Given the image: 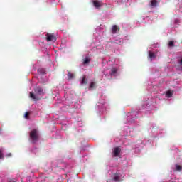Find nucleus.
<instances>
[{"instance_id":"nucleus-1","label":"nucleus","mask_w":182,"mask_h":182,"mask_svg":"<svg viewBox=\"0 0 182 182\" xmlns=\"http://www.w3.org/2000/svg\"><path fill=\"white\" fill-rule=\"evenodd\" d=\"M34 92L36 93V95L32 92H30V97L36 101L41 100V97H39L38 96H42V95H45V90L41 87H36L34 88Z\"/></svg>"},{"instance_id":"nucleus-8","label":"nucleus","mask_w":182,"mask_h":182,"mask_svg":"<svg viewBox=\"0 0 182 182\" xmlns=\"http://www.w3.org/2000/svg\"><path fill=\"white\" fill-rule=\"evenodd\" d=\"M149 57L151 58V59H154V58H156V54H154V53H153L151 51H149Z\"/></svg>"},{"instance_id":"nucleus-13","label":"nucleus","mask_w":182,"mask_h":182,"mask_svg":"<svg viewBox=\"0 0 182 182\" xmlns=\"http://www.w3.org/2000/svg\"><path fill=\"white\" fill-rule=\"evenodd\" d=\"M117 69H116V68H112V69L111 70V73H110V75H111L112 76H113V75H115V73H117Z\"/></svg>"},{"instance_id":"nucleus-3","label":"nucleus","mask_w":182,"mask_h":182,"mask_svg":"<svg viewBox=\"0 0 182 182\" xmlns=\"http://www.w3.org/2000/svg\"><path fill=\"white\" fill-rule=\"evenodd\" d=\"M46 36L48 42H55L56 41V37H55V35L53 34L48 33Z\"/></svg>"},{"instance_id":"nucleus-5","label":"nucleus","mask_w":182,"mask_h":182,"mask_svg":"<svg viewBox=\"0 0 182 182\" xmlns=\"http://www.w3.org/2000/svg\"><path fill=\"white\" fill-rule=\"evenodd\" d=\"M93 5L95 8H100L102 6V2L97 0L93 1Z\"/></svg>"},{"instance_id":"nucleus-9","label":"nucleus","mask_w":182,"mask_h":182,"mask_svg":"<svg viewBox=\"0 0 182 182\" xmlns=\"http://www.w3.org/2000/svg\"><path fill=\"white\" fill-rule=\"evenodd\" d=\"M90 58L86 57L85 59H84V65H87V63H90Z\"/></svg>"},{"instance_id":"nucleus-18","label":"nucleus","mask_w":182,"mask_h":182,"mask_svg":"<svg viewBox=\"0 0 182 182\" xmlns=\"http://www.w3.org/2000/svg\"><path fill=\"white\" fill-rule=\"evenodd\" d=\"M24 117H25L26 119H29V112H26V113H25V115H24Z\"/></svg>"},{"instance_id":"nucleus-17","label":"nucleus","mask_w":182,"mask_h":182,"mask_svg":"<svg viewBox=\"0 0 182 182\" xmlns=\"http://www.w3.org/2000/svg\"><path fill=\"white\" fill-rule=\"evenodd\" d=\"M176 170H177L178 171H181V170H182V166H180V165H176Z\"/></svg>"},{"instance_id":"nucleus-7","label":"nucleus","mask_w":182,"mask_h":182,"mask_svg":"<svg viewBox=\"0 0 182 182\" xmlns=\"http://www.w3.org/2000/svg\"><path fill=\"white\" fill-rule=\"evenodd\" d=\"M119 27L117 25H114L112 28V33H117V31H119Z\"/></svg>"},{"instance_id":"nucleus-6","label":"nucleus","mask_w":182,"mask_h":182,"mask_svg":"<svg viewBox=\"0 0 182 182\" xmlns=\"http://www.w3.org/2000/svg\"><path fill=\"white\" fill-rule=\"evenodd\" d=\"M157 5H159V2L157 1V0H151V3H150L151 8H156V6H157Z\"/></svg>"},{"instance_id":"nucleus-15","label":"nucleus","mask_w":182,"mask_h":182,"mask_svg":"<svg viewBox=\"0 0 182 182\" xmlns=\"http://www.w3.org/2000/svg\"><path fill=\"white\" fill-rule=\"evenodd\" d=\"M95 83L94 82H92L90 85L89 89H93L95 87Z\"/></svg>"},{"instance_id":"nucleus-2","label":"nucleus","mask_w":182,"mask_h":182,"mask_svg":"<svg viewBox=\"0 0 182 182\" xmlns=\"http://www.w3.org/2000/svg\"><path fill=\"white\" fill-rule=\"evenodd\" d=\"M30 139L33 144L39 140V132H38V129H35L30 132Z\"/></svg>"},{"instance_id":"nucleus-21","label":"nucleus","mask_w":182,"mask_h":182,"mask_svg":"<svg viewBox=\"0 0 182 182\" xmlns=\"http://www.w3.org/2000/svg\"><path fill=\"white\" fill-rule=\"evenodd\" d=\"M180 66H182V58L178 61Z\"/></svg>"},{"instance_id":"nucleus-14","label":"nucleus","mask_w":182,"mask_h":182,"mask_svg":"<svg viewBox=\"0 0 182 182\" xmlns=\"http://www.w3.org/2000/svg\"><path fill=\"white\" fill-rule=\"evenodd\" d=\"M168 46H170V48L174 47V41H169Z\"/></svg>"},{"instance_id":"nucleus-12","label":"nucleus","mask_w":182,"mask_h":182,"mask_svg":"<svg viewBox=\"0 0 182 182\" xmlns=\"http://www.w3.org/2000/svg\"><path fill=\"white\" fill-rule=\"evenodd\" d=\"M173 95V92L172 91H167L166 92V96L167 97H171Z\"/></svg>"},{"instance_id":"nucleus-20","label":"nucleus","mask_w":182,"mask_h":182,"mask_svg":"<svg viewBox=\"0 0 182 182\" xmlns=\"http://www.w3.org/2000/svg\"><path fill=\"white\" fill-rule=\"evenodd\" d=\"M119 176H115L114 178V181H119Z\"/></svg>"},{"instance_id":"nucleus-10","label":"nucleus","mask_w":182,"mask_h":182,"mask_svg":"<svg viewBox=\"0 0 182 182\" xmlns=\"http://www.w3.org/2000/svg\"><path fill=\"white\" fill-rule=\"evenodd\" d=\"M68 79H73L75 77V74L72 73H68Z\"/></svg>"},{"instance_id":"nucleus-16","label":"nucleus","mask_w":182,"mask_h":182,"mask_svg":"<svg viewBox=\"0 0 182 182\" xmlns=\"http://www.w3.org/2000/svg\"><path fill=\"white\" fill-rule=\"evenodd\" d=\"M128 120L130 123H134V122H136V118H132V119H130V118H128Z\"/></svg>"},{"instance_id":"nucleus-22","label":"nucleus","mask_w":182,"mask_h":182,"mask_svg":"<svg viewBox=\"0 0 182 182\" xmlns=\"http://www.w3.org/2000/svg\"><path fill=\"white\" fill-rule=\"evenodd\" d=\"M11 156V154H9V156Z\"/></svg>"},{"instance_id":"nucleus-4","label":"nucleus","mask_w":182,"mask_h":182,"mask_svg":"<svg viewBox=\"0 0 182 182\" xmlns=\"http://www.w3.org/2000/svg\"><path fill=\"white\" fill-rule=\"evenodd\" d=\"M121 152L122 149H120V147H115L112 151L113 157H117Z\"/></svg>"},{"instance_id":"nucleus-11","label":"nucleus","mask_w":182,"mask_h":182,"mask_svg":"<svg viewBox=\"0 0 182 182\" xmlns=\"http://www.w3.org/2000/svg\"><path fill=\"white\" fill-rule=\"evenodd\" d=\"M86 80V76H84L81 80V85H87V81Z\"/></svg>"},{"instance_id":"nucleus-19","label":"nucleus","mask_w":182,"mask_h":182,"mask_svg":"<svg viewBox=\"0 0 182 182\" xmlns=\"http://www.w3.org/2000/svg\"><path fill=\"white\" fill-rule=\"evenodd\" d=\"M0 159H4V154L2 153V151L0 150Z\"/></svg>"}]
</instances>
